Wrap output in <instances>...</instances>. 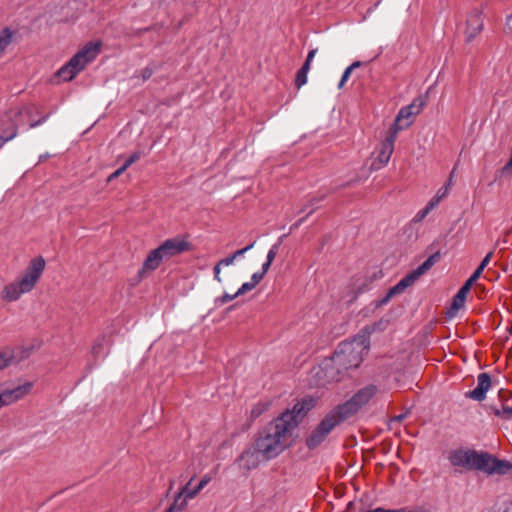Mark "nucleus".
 <instances>
[{"label":"nucleus","mask_w":512,"mask_h":512,"mask_svg":"<svg viewBox=\"0 0 512 512\" xmlns=\"http://www.w3.org/2000/svg\"><path fill=\"white\" fill-rule=\"evenodd\" d=\"M315 403L312 397L303 398L292 410L283 412L258 433L254 443L266 460L278 456L291 445L293 431Z\"/></svg>","instance_id":"nucleus-1"},{"label":"nucleus","mask_w":512,"mask_h":512,"mask_svg":"<svg viewBox=\"0 0 512 512\" xmlns=\"http://www.w3.org/2000/svg\"><path fill=\"white\" fill-rule=\"evenodd\" d=\"M448 460L456 468L466 471H481L487 474H503L512 467L509 462L498 460L487 452L466 448L450 451Z\"/></svg>","instance_id":"nucleus-2"},{"label":"nucleus","mask_w":512,"mask_h":512,"mask_svg":"<svg viewBox=\"0 0 512 512\" xmlns=\"http://www.w3.org/2000/svg\"><path fill=\"white\" fill-rule=\"evenodd\" d=\"M369 340L364 335H359L350 341L341 343L333 357L342 365L343 369L357 368L363 361V356L368 352Z\"/></svg>","instance_id":"nucleus-3"},{"label":"nucleus","mask_w":512,"mask_h":512,"mask_svg":"<svg viewBox=\"0 0 512 512\" xmlns=\"http://www.w3.org/2000/svg\"><path fill=\"white\" fill-rule=\"evenodd\" d=\"M380 393L379 386L368 384L355 392L343 404L336 406L334 409L339 413L340 418L347 420L355 416L363 407L371 403Z\"/></svg>","instance_id":"nucleus-4"},{"label":"nucleus","mask_w":512,"mask_h":512,"mask_svg":"<svg viewBox=\"0 0 512 512\" xmlns=\"http://www.w3.org/2000/svg\"><path fill=\"white\" fill-rule=\"evenodd\" d=\"M99 51V43L89 42L57 71L56 77L64 81L72 80L89 62L96 58Z\"/></svg>","instance_id":"nucleus-5"},{"label":"nucleus","mask_w":512,"mask_h":512,"mask_svg":"<svg viewBox=\"0 0 512 512\" xmlns=\"http://www.w3.org/2000/svg\"><path fill=\"white\" fill-rule=\"evenodd\" d=\"M439 258V252L429 256L417 269L411 271L395 286L391 287L386 295L376 302V306L380 307L386 305L391 298L403 293L408 287L412 286L422 275H424L439 260Z\"/></svg>","instance_id":"nucleus-6"},{"label":"nucleus","mask_w":512,"mask_h":512,"mask_svg":"<svg viewBox=\"0 0 512 512\" xmlns=\"http://www.w3.org/2000/svg\"><path fill=\"white\" fill-rule=\"evenodd\" d=\"M194 478H191L177 493L172 505L166 512H179L187 507L189 500H192L196 495L210 482L211 478L205 475L197 485H193Z\"/></svg>","instance_id":"nucleus-7"},{"label":"nucleus","mask_w":512,"mask_h":512,"mask_svg":"<svg viewBox=\"0 0 512 512\" xmlns=\"http://www.w3.org/2000/svg\"><path fill=\"white\" fill-rule=\"evenodd\" d=\"M342 421H344V419L340 418L339 413H337L335 409L331 410L307 438V446L309 448L319 446L332 429Z\"/></svg>","instance_id":"nucleus-8"},{"label":"nucleus","mask_w":512,"mask_h":512,"mask_svg":"<svg viewBox=\"0 0 512 512\" xmlns=\"http://www.w3.org/2000/svg\"><path fill=\"white\" fill-rule=\"evenodd\" d=\"M345 371H347V369H343L342 365L337 363L332 356L322 361L315 375L319 384L324 386L340 381Z\"/></svg>","instance_id":"nucleus-9"},{"label":"nucleus","mask_w":512,"mask_h":512,"mask_svg":"<svg viewBox=\"0 0 512 512\" xmlns=\"http://www.w3.org/2000/svg\"><path fill=\"white\" fill-rule=\"evenodd\" d=\"M425 104L426 101L423 97H417L410 105L403 107L394 121L398 128H408L413 123L414 117L422 111Z\"/></svg>","instance_id":"nucleus-10"},{"label":"nucleus","mask_w":512,"mask_h":512,"mask_svg":"<svg viewBox=\"0 0 512 512\" xmlns=\"http://www.w3.org/2000/svg\"><path fill=\"white\" fill-rule=\"evenodd\" d=\"M192 249L186 236H177L162 242V259L175 257Z\"/></svg>","instance_id":"nucleus-11"},{"label":"nucleus","mask_w":512,"mask_h":512,"mask_svg":"<svg viewBox=\"0 0 512 512\" xmlns=\"http://www.w3.org/2000/svg\"><path fill=\"white\" fill-rule=\"evenodd\" d=\"M45 265L46 262L41 256H38L30 261L24 275L21 277L22 284L25 286V288H29L30 290L34 288L45 269Z\"/></svg>","instance_id":"nucleus-12"},{"label":"nucleus","mask_w":512,"mask_h":512,"mask_svg":"<svg viewBox=\"0 0 512 512\" xmlns=\"http://www.w3.org/2000/svg\"><path fill=\"white\" fill-rule=\"evenodd\" d=\"M483 27L484 22L482 11L478 9L471 11L466 20V42H472L482 32Z\"/></svg>","instance_id":"nucleus-13"},{"label":"nucleus","mask_w":512,"mask_h":512,"mask_svg":"<svg viewBox=\"0 0 512 512\" xmlns=\"http://www.w3.org/2000/svg\"><path fill=\"white\" fill-rule=\"evenodd\" d=\"M33 384L32 382H26L23 385H19L12 389H3L0 391V408L3 406L10 405L19 399L27 395Z\"/></svg>","instance_id":"nucleus-14"},{"label":"nucleus","mask_w":512,"mask_h":512,"mask_svg":"<svg viewBox=\"0 0 512 512\" xmlns=\"http://www.w3.org/2000/svg\"><path fill=\"white\" fill-rule=\"evenodd\" d=\"M263 460H266L264 455L257 449L256 444L253 443L251 448H248L240 455L238 462L241 468L251 470L256 468Z\"/></svg>","instance_id":"nucleus-15"},{"label":"nucleus","mask_w":512,"mask_h":512,"mask_svg":"<svg viewBox=\"0 0 512 512\" xmlns=\"http://www.w3.org/2000/svg\"><path fill=\"white\" fill-rule=\"evenodd\" d=\"M254 245H255V242H252L251 244L247 245L246 247L239 249V250L235 251L233 254L229 255L228 257L218 261L213 268L215 281H217L218 283L223 282V279L221 277L222 266L232 265L238 257L243 256L246 252L251 250L254 247Z\"/></svg>","instance_id":"nucleus-16"},{"label":"nucleus","mask_w":512,"mask_h":512,"mask_svg":"<svg viewBox=\"0 0 512 512\" xmlns=\"http://www.w3.org/2000/svg\"><path fill=\"white\" fill-rule=\"evenodd\" d=\"M29 288H25L22 284L21 278L14 282H11L4 286L1 292V298L6 302H13L20 298V296L24 293L30 292Z\"/></svg>","instance_id":"nucleus-17"},{"label":"nucleus","mask_w":512,"mask_h":512,"mask_svg":"<svg viewBox=\"0 0 512 512\" xmlns=\"http://www.w3.org/2000/svg\"><path fill=\"white\" fill-rule=\"evenodd\" d=\"M491 387V378L487 373H481L477 377V386L475 389L467 393V397L476 400L482 401L486 397L487 391Z\"/></svg>","instance_id":"nucleus-18"},{"label":"nucleus","mask_w":512,"mask_h":512,"mask_svg":"<svg viewBox=\"0 0 512 512\" xmlns=\"http://www.w3.org/2000/svg\"><path fill=\"white\" fill-rule=\"evenodd\" d=\"M160 266V246L153 249L138 272V278L143 279Z\"/></svg>","instance_id":"nucleus-19"},{"label":"nucleus","mask_w":512,"mask_h":512,"mask_svg":"<svg viewBox=\"0 0 512 512\" xmlns=\"http://www.w3.org/2000/svg\"><path fill=\"white\" fill-rule=\"evenodd\" d=\"M316 53H317V49L311 50L308 53L304 64L298 70V72L296 74V79H295V85L297 86V88H300L307 83V75H308V72L311 67V63H312Z\"/></svg>","instance_id":"nucleus-20"},{"label":"nucleus","mask_w":512,"mask_h":512,"mask_svg":"<svg viewBox=\"0 0 512 512\" xmlns=\"http://www.w3.org/2000/svg\"><path fill=\"white\" fill-rule=\"evenodd\" d=\"M16 134V128L10 120H0V147L3 143L13 139Z\"/></svg>","instance_id":"nucleus-21"},{"label":"nucleus","mask_w":512,"mask_h":512,"mask_svg":"<svg viewBox=\"0 0 512 512\" xmlns=\"http://www.w3.org/2000/svg\"><path fill=\"white\" fill-rule=\"evenodd\" d=\"M472 286L473 285L468 281H466L464 283V285L460 288L458 293L453 298V302H452V306H451L452 311L457 312L459 309L464 307L466 296Z\"/></svg>","instance_id":"nucleus-22"},{"label":"nucleus","mask_w":512,"mask_h":512,"mask_svg":"<svg viewBox=\"0 0 512 512\" xmlns=\"http://www.w3.org/2000/svg\"><path fill=\"white\" fill-rule=\"evenodd\" d=\"M490 409L496 416L502 418H510L512 416V404L510 402H504L501 405L492 403L490 404Z\"/></svg>","instance_id":"nucleus-23"},{"label":"nucleus","mask_w":512,"mask_h":512,"mask_svg":"<svg viewBox=\"0 0 512 512\" xmlns=\"http://www.w3.org/2000/svg\"><path fill=\"white\" fill-rule=\"evenodd\" d=\"M34 345L26 346V347H16L14 349H10L13 352V363H20L21 361L27 359L34 350Z\"/></svg>","instance_id":"nucleus-24"},{"label":"nucleus","mask_w":512,"mask_h":512,"mask_svg":"<svg viewBox=\"0 0 512 512\" xmlns=\"http://www.w3.org/2000/svg\"><path fill=\"white\" fill-rule=\"evenodd\" d=\"M14 32L5 27L0 33V57L5 52L6 48L11 44Z\"/></svg>","instance_id":"nucleus-25"},{"label":"nucleus","mask_w":512,"mask_h":512,"mask_svg":"<svg viewBox=\"0 0 512 512\" xmlns=\"http://www.w3.org/2000/svg\"><path fill=\"white\" fill-rule=\"evenodd\" d=\"M394 151V147L382 143L381 148L377 157V161L382 165H386Z\"/></svg>","instance_id":"nucleus-26"},{"label":"nucleus","mask_w":512,"mask_h":512,"mask_svg":"<svg viewBox=\"0 0 512 512\" xmlns=\"http://www.w3.org/2000/svg\"><path fill=\"white\" fill-rule=\"evenodd\" d=\"M449 193V185H444L443 187H441L436 195L428 202L429 204V208H435L439 202L445 198L447 196V194Z\"/></svg>","instance_id":"nucleus-27"},{"label":"nucleus","mask_w":512,"mask_h":512,"mask_svg":"<svg viewBox=\"0 0 512 512\" xmlns=\"http://www.w3.org/2000/svg\"><path fill=\"white\" fill-rule=\"evenodd\" d=\"M13 363V352L10 348H5L0 351V370Z\"/></svg>","instance_id":"nucleus-28"},{"label":"nucleus","mask_w":512,"mask_h":512,"mask_svg":"<svg viewBox=\"0 0 512 512\" xmlns=\"http://www.w3.org/2000/svg\"><path fill=\"white\" fill-rule=\"evenodd\" d=\"M404 128H398V126L396 125V123L394 122V124L391 126V128L389 129V132L385 138V140L383 141L384 144H387L389 146H392L394 147V142H395V139L397 137V134L400 130H403Z\"/></svg>","instance_id":"nucleus-29"},{"label":"nucleus","mask_w":512,"mask_h":512,"mask_svg":"<svg viewBox=\"0 0 512 512\" xmlns=\"http://www.w3.org/2000/svg\"><path fill=\"white\" fill-rule=\"evenodd\" d=\"M277 252H278V245L275 244L268 251L267 260L265 263H263L264 272H268L273 260L275 259L276 255H277Z\"/></svg>","instance_id":"nucleus-30"},{"label":"nucleus","mask_w":512,"mask_h":512,"mask_svg":"<svg viewBox=\"0 0 512 512\" xmlns=\"http://www.w3.org/2000/svg\"><path fill=\"white\" fill-rule=\"evenodd\" d=\"M105 340H106L105 336H100L95 340V342L92 346V349H91V353L95 358L98 357L100 352L102 351Z\"/></svg>","instance_id":"nucleus-31"},{"label":"nucleus","mask_w":512,"mask_h":512,"mask_svg":"<svg viewBox=\"0 0 512 512\" xmlns=\"http://www.w3.org/2000/svg\"><path fill=\"white\" fill-rule=\"evenodd\" d=\"M512 399L511 393L507 390L500 389L498 391V405H501L504 402H510Z\"/></svg>","instance_id":"nucleus-32"},{"label":"nucleus","mask_w":512,"mask_h":512,"mask_svg":"<svg viewBox=\"0 0 512 512\" xmlns=\"http://www.w3.org/2000/svg\"><path fill=\"white\" fill-rule=\"evenodd\" d=\"M236 297H238V295H236V293L235 294L225 293L221 297L217 298L215 300V302L219 305H224V304L228 303L229 301L234 300Z\"/></svg>","instance_id":"nucleus-33"},{"label":"nucleus","mask_w":512,"mask_h":512,"mask_svg":"<svg viewBox=\"0 0 512 512\" xmlns=\"http://www.w3.org/2000/svg\"><path fill=\"white\" fill-rule=\"evenodd\" d=\"M255 287L256 286L251 281L246 282V283L242 284V286L238 289V291L236 292V295H238V296L244 295L245 293L251 291Z\"/></svg>","instance_id":"nucleus-34"},{"label":"nucleus","mask_w":512,"mask_h":512,"mask_svg":"<svg viewBox=\"0 0 512 512\" xmlns=\"http://www.w3.org/2000/svg\"><path fill=\"white\" fill-rule=\"evenodd\" d=\"M433 208H429V204H427V206L420 210L414 217V221L415 222H421L427 215L428 213L432 210Z\"/></svg>","instance_id":"nucleus-35"},{"label":"nucleus","mask_w":512,"mask_h":512,"mask_svg":"<svg viewBox=\"0 0 512 512\" xmlns=\"http://www.w3.org/2000/svg\"><path fill=\"white\" fill-rule=\"evenodd\" d=\"M140 158V155L138 152H134L129 156V158L126 159L125 163L122 165L123 169L126 170L130 165L135 163Z\"/></svg>","instance_id":"nucleus-36"},{"label":"nucleus","mask_w":512,"mask_h":512,"mask_svg":"<svg viewBox=\"0 0 512 512\" xmlns=\"http://www.w3.org/2000/svg\"><path fill=\"white\" fill-rule=\"evenodd\" d=\"M360 512H402L401 510H395V509H383L381 507H375V508H359Z\"/></svg>","instance_id":"nucleus-37"},{"label":"nucleus","mask_w":512,"mask_h":512,"mask_svg":"<svg viewBox=\"0 0 512 512\" xmlns=\"http://www.w3.org/2000/svg\"><path fill=\"white\" fill-rule=\"evenodd\" d=\"M267 272H264V268L262 267V271L261 272H256L252 275L251 277V282L257 286L259 284V282L263 279V277L265 276Z\"/></svg>","instance_id":"nucleus-38"},{"label":"nucleus","mask_w":512,"mask_h":512,"mask_svg":"<svg viewBox=\"0 0 512 512\" xmlns=\"http://www.w3.org/2000/svg\"><path fill=\"white\" fill-rule=\"evenodd\" d=\"M483 268L479 267L474 271V273L467 279L468 282H470L472 285L477 281V279L480 277V275L483 272Z\"/></svg>","instance_id":"nucleus-39"},{"label":"nucleus","mask_w":512,"mask_h":512,"mask_svg":"<svg viewBox=\"0 0 512 512\" xmlns=\"http://www.w3.org/2000/svg\"><path fill=\"white\" fill-rule=\"evenodd\" d=\"M352 71L347 67L341 77V80L338 84V88L341 89L344 84L346 83V81L349 79L350 75H351Z\"/></svg>","instance_id":"nucleus-40"},{"label":"nucleus","mask_w":512,"mask_h":512,"mask_svg":"<svg viewBox=\"0 0 512 512\" xmlns=\"http://www.w3.org/2000/svg\"><path fill=\"white\" fill-rule=\"evenodd\" d=\"M125 170L123 169V167L121 166L120 168H118L115 172H113L112 174L109 175L108 179H107V182H111L112 180H114L115 178L119 177Z\"/></svg>","instance_id":"nucleus-41"},{"label":"nucleus","mask_w":512,"mask_h":512,"mask_svg":"<svg viewBox=\"0 0 512 512\" xmlns=\"http://www.w3.org/2000/svg\"><path fill=\"white\" fill-rule=\"evenodd\" d=\"M493 252H489L481 261L479 267H482L483 269L486 268V266L489 264L491 258H492Z\"/></svg>","instance_id":"nucleus-42"},{"label":"nucleus","mask_w":512,"mask_h":512,"mask_svg":"<svg viewBox=\"0 0 512 512\" xmlns=\"http://www.w3.org/2000/svg\"><path fill=\"white\" fill-rule=\"evenodd\" d=\"M263 411V408L257 406V407H254L252 410H251V416L252 418H256L258 417Z\"/></svg>","instance_id":"nucleus-43"},{"label":"nucleus","mask_w":512,"mask_h":512,"mask_svg":"<svg viewBox=\"0 0 512 512\" xmlns=\"http://www.w3.org/2000/svg\"><path fill=\"white\" fill-rule=\"evenodd\" d=\"M408 413L409 412L407 411L403 414L397 415V416L393 417L391 421L392 422H401L402 420H404L407 417Z\"/></svg>","instance_id":"nucleus-44"},{"label":"nucleus","mask_w":512,"mask_h":512,"mask_svg":"<svg viewBox=\"0 0 512 512\" xmlns=\"http://www.w3.org/2000/svg\"><path fill=\"white\" fill-rule=\"evenodd\" d=\"M152 73H153V71H152L151 69L146 68V69L143 71V73H142V78H143V80H147V79H149V78L151 77Z\"/></svg>","instance_id":"nucleus-45"},{"label":"nucleus","mask_w":512,"mask_h":512,"mask_svg":"<svg viewBox=\"0 0 512 512\" xmlns=\"http://www.w3.org/2000/svg\"><path fill=\"white\" fill-rule=\"evenodd\" d=\"M512 169V158L508 161V163L503 167V173H508Z\"/></svg>","instance_id":"nucleus-46"},{"label":"nucleus","mask_w":512,"mask_h":512,"mask_svg":"<svg viewBox=\"0 0 512 512\" xmlns=\"http://www.w3.org/2000/svg\"><path fill=\"white\" fill-rule=\"evenodd\" d=\"M512 169V158L508 161V163L503 167V173H508Z\"/></svg>","instance_id":"nucleus-47"},{"label":"nucleus","mask_w":512,"mask_h":512,"mask_svg":"<svg viewBox=\"0 0 512 512\" xmlns=\"http://www.w3.org/2000/svg\"><path fill=\"white\" fill-rule=\"evenodd\" d=\"M362 65V63L360 61H355L353 62L350 66H348V68L353 71L354 69L360 67Z\"/></svg>","instance_id":"nucleus-48"},{"label":"nucleus","mask_w":512,"mask_h":512,"mask_svg":"<svg viewBox=\"0 0 512 512\" xmlns=\"http://www.w3.org/2000/svg\"><path fill=\"white\" fill-rule=\"evenodd\" d=\"M506 26L510 31H512V14L507 18Z\"/></svg>","instance_id":"nucleus-49"},{"label":"nucleus","mask_w":512,"mask_h":512,"mask_svg":"<svg viewBox=\"0 0 512 512\" xmlns=\"http://www.w3.org/2000/svg\"><path fill=\"white\" fill-rule=\"evenodd\" d=\"M257 262H258V261L254 260V259H250V260L248 261V263H247V269H250V268H252V267L256 266Z\"/></svg>","instance_id":"nucleus-50"},{"label":"nucleus","mask_w":512,"mask_h":512,"mask_svg":"<svg viewBox=\"0 0 512 512\" xmlns=\"http://www.w3.org/2000/svg\"><path fill=\"white\" fill-rule=\"evenodd\" d=\"M45 119H46V116H45L43 119H41V120L31 122V123H30V127H31V128H33V127L38 126V125H39V124H41Z\"/></svg>","instance_id":"nucleus-51"},{"label":"nucleus","mask_w":512,"mask_h":512,"mask_svg":"<svg viewBox=\"0 0 512 512\" xmlns=\"http://www.w3.org/2000/svg\"><path fill=\"white\" fill-rule=\"evenodd\" d=\"M454 171H455V169H453V171L451 172L450 177L448 179V182L445 184V185H449V190L451 189V186H452V179H453Z\"/></svg>","instance_id":"nucleus-52"},{"label":"nucleus","mask_w":512,"mask_h":512,"mask_svg":"<svg viewBox=\"0 0 512 512\" xmlns=\"http://www.w3.org/2000/svg\"><path fill=\"white\" fill-rule=\"evenodd\" d=\"M348 508L356 509V503L355 502H349Z\"/></svg>","instance_id":"nucleus-53"},{"label":"nucleus","mask_w":512,"mask_h":512,"mask_svg":"<svg viewBox=\"0 0 512 512\" xmlns=\"http://www.w3.org/2000/svg\"><path fill=\"white\" fill-rule=\"evenodd\" d=\"M48 157L49 156L47 154L46 155H41L39 161L41 162V161L47 159Z\"/></svg>","instance_id":"nucleus-54"}]
</instances>
